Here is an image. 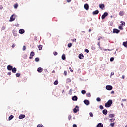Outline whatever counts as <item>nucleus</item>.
<instances>
[{
	"label": "nucleus",
	"mask_w": 127,
	"mask_h": 127,
	"mask_svg": "<svg viewBox=\"0 0 127 127\" xmlns=\"http://www.w3.org/2000/svg\"><path fill=\"white\" fill-rule=\"evenodd\" d=\"M112 104H113V100L111 99L109 100L105 104V108H110L112 106Z\"/></svg>",
	"instance_id": "obj_1"
},
{
	"label": "nucleus",
	"mask_w": 127,
	"mask_h": 127,
	"mask_svg": "<svg viewBox=\"0 0 127 127\" xmlns=\"http://www.w3.org/2000/svg\"><path fill=\"white\" fill-rule=\"evenodd\" d=\"M14 20H15V15H12L10 18L9 21L10 22H12V21H14Z\"/></svg>",
	"instance_id": "obj_2"
},
{
	"label": "nucleus",
	"mask_w": 127,
	"mask_h": 127,
	"mask_svg": "<svg viewBox=\"0 0 127 127\" xmlns=\"http://www.w3.org/2000/svg\"><path fill=\"white\" fill-rule=\"evenodd\" d=\"M106 89L108 91H111V90H113V86H112L111 85H107L106 86Z\"/></svg>",
	"instance_id": "obj_3"
},
{
	"label": "nucleus",
	"mask_w": 127,
	"mask_h": 127,
	"mask_svg": "<svg viewBox=\"0 0 127 127\" xmlns=\"http://www.w3.org/2000/svg\"><path fill=\"white\" fill-rule=\"evenodd\" d=\"M34 55H35L34 52L33 51L31 52L30 57H29V59H32Z\"/></svg>",
	"instance_id": "obj_4"
},
{
	"label": "nucleus",
	"mask_w": 127,
	"mask_h": 127,
	"mask_svg": "<svg viewBox=\"0 0 127 127\" xmlns=\"http://www.w3.org/2000/svg\"><path fill=\"white\" fill-rule=\"evenodd\" d=\"M83 103L86 105V106H89V105H90V101L87 99L84 100Z\"/></svg>",
	"instance_id": "obj_5"
},
{
	"label": "nucleus",
	"mask_w": 127,
	"mask_h": 127,
	"mask_svg": "<svg viewBox=\"0 0 127 127\" xmlns=\"http://www.w3.org/2000/svg\"><path fill=\"white\" fill-rule=\"evenodd\" d=\"M79 111V106L78 105H76L75 106V108L73 109V112L74 113H77V112H78Z\"/></svg>",
	"instance_id": "obj_6"
},
{
	"label": "nucleus",
	"mask_w": 127,
	"mask_h": 127,
	"mask_svg": "<svg viewBox=\"0 0 127 127\" xmlns=\"http://www.w3.org/2000/svg\"><path fill=\"white\" fill-rule=\"evenodd\" d=\"M106 16H108V13L105 12L102 16L101 18L102 19H105L106 18Z\"/></svg>",
	"instance_id": "obj_7"
},
{
	"label": "nucleus",
	"mask_w": 127,
	"mask_h": 127,
	"mask_svg": "<svg viewBox=\"0 0 127 127\" xmlns=\"http://www.w3.org/2000/svg\"><path fill=\"white\" fill-rule=\"evenodd\" d=\"M13 67L12 66L9 65L7 66V70H8V71H12V69H13Z\"/></svg>",
	"instance_id": "obj_8"
},
{
	"label": "nucleus",
	"mask_w": 127,
	"mask_h": 127,
	"mask_svg": "<svg viewBox=\"0 0 127 127\" xmlns=\"http://www.w3.org/2000/svg\"><path fill=\"white\" fill-rule=\"evenodd\" d=\"M24 32H25V31L23 29H20L19 30V33H20V34H23V33H24Z\"/></svg>",
	"instance_id": "obj_9"
},
{
	"label": "nucleus",
	"mask_w": 127,
	"mask_h": 127,
	"mask_svg": "<svg viewBox=\"0 0 127 127\" xmlns=\"http://www.w3.org/2000/svg\"><path fill=\"white\" fill-rule=\"evenodd\" d=\"M113 33H116L118 34L120 32V30L118 29H114L113 31Z\"/></svg>",
	"instance_id": "obj_10"
},
{
	"label": "nucleus",
	"mask_w": 127,
	"mask_h": 127,
	"mask_svg": "<svg viewBox=\"0 0 127 127\" xmlns=\"http://www.w3.org/2000/svg\"><path fill=\"white\" fill-rule=\"evenodd\" d=\"M37 71V72H38V73H42V71H43V69H42V68L41 67H39L38 68Z\"/></svg>",
	"instance_id": "obj_11"
},
{
	"label": "nucleus",
	"mask_w": 127,
	"mask_h": 127,
	"mask_svg": "<svg viewBox=\"0 0 127 127\" xmlns=\"http://www.w3.org/2000/svg\"><path fill=\"white\" fill-rule=\"evenodd\" d=\"M84 7L86 10H89V4H84Z\"/></svg>",
	"instance_id": "obj_12"
},
{
	"label": "nucleus",
	"mask_w": 127,
	"mask_h": 127,
	"mask_svg": "<svg viewBox=\"0 0 127 127\" xmlns=\"http://www.w3.org/2000/svg\"><path fill=\"white\" fill-rule=\"evenodd\" d=\"M24 118H25V115L21 114L19 116V119H20V120H21L22 119H24Z\"/></svg>",
	"instance_id": "obj_13"
},
{
	"label": "nucleus",
	"mask_w": 127,
	"mask_h": 127,
	"mask_svg": "<svg viewBox=\"0 0 127 127\" xmlns=\"http://www.w3.org/2000/svg\"><path fill=\"white\" fill-rule=\"evenodd\" d=\"M97 127H104V125H103V123H99L97 124L96 126Z\"/></svg>",
	"instance_id": "obj_14"
},
{
	"label": "nucleus",
	"mask_w": 127,
	"mask_h": 127,
	"mask_svg": "<svg viewBox=\"0 0 127 127\" xmlns=\"http://www.w3.org/2000/svg\"><path fill=\"white\" fill-rule=\"evenodd\" d=\"M102 113H103V115H105V116H106L107 115V114H108V110H107L106 109H104L102 111Z\"/></svg>",
	"instance_id": "obj_15"
},
{
	"label": "nucleus",
	"mask_w": 127,
	"mask_h": 127,
	"mask_svg": "<svg viewBox=\"0 0 127 127\" xmlns=\"http://www.w3.org/2000/svg\"><path fill=\"white\" fill-rule=\"evenodd\" d=\"M72 100L73 101H78V97H77V96H76V95L73 96Z\"/></svg>",
	"instance_id": "obj_16"
},
{
	"label": "nucleus",
	"mask_w": 127,
	"mask_h": 127,
	"mask_svg": "<svg viewBox=\"0 0 127 127\" xmlns=\"http://www.w3.org/2000/svg\"><path fill=\"white\" fill-rule=\"evenodd\" d=\"M92 14H93V15H96L97 14H99V10H96L93 11Z\"/></svg>",
	"instance_id": "obj_17"
},
{
	"label": "nucleus",
	"mask_w": 127,
	"mask_h": 127,
	"mask_svg": "<svg viewBox=\"0 0 127 127\" xmlns=\"http://www.w3.org/2000/svg\"><path fill=\"white\" fill-rule=\"evenodd\" d=\"M79 59H83L84 58V54H80L78 56Z\"/></svg>",
	"instance_id": "obj_18"
},
{
	"label": "nucleus",
	"mask_w": 127,
	"mask_h": 127,
	"mask_svg": "<svg viewBox=\"0 0 127 127\" xmlns=\"http://www.w3.org/2000/svg\"><path fill=\"white\" fill-rule=\"evenodd\" d=\"M104 7H105V5H104V4H99V8L101 9H104Z\"/></svg>",
	"instance_id": "obj_19"
},
{
	"label": "nucleus",
	"mask_w": 127,
	"mask_h": 127,
	"mask_svg": "<svg viewBox=\"0 0 127 127\" xmlns=\"http://www.w3.org/2000/svg\"><path fill=\"white\" fill-rule=\"evenodd\" d=\"M62 59L63 60H65V59H66V56L64 54H63L62 55Z\"/></svg>",
	"instance_id": "obj_20"
},
{
	"label": "nucleus",
	"mask_w": 127,
	"mask_h": 127,
	"mask_svg": "<svg viewBox=\"0 0 127 127\" xmlns=\"http://www.w3.org/2000/svg\"><path fill=\"white\" fill-rule=\"evenodd\" d=\"M16 71H17V69H16V68H15V67H14L12 69V73H16Z\"/></svg>",
	"instance_id": "obj_21"
},
{
	"label": "nucleus",
	"mask_w": 127,
	"mask_h": 127,
	"mask_svg": "<svg viewBox=\"0 0 127 127\" xmlns=\"http://www.w3.org/2000/svg\"><path fill=\"white\" fill-rule=\"evenodd\" d=\"M123 45L125 47H126V48H127V42H124L123 43Z\"/></svg>",
	"instance_id": "obj_22"
},
{
	"label": "nucleus",
	"mask_w": 127,
	"mask_h": 127,
	"mask_svg": "<svg viewBox=\"0 0 127 127\" xmlns=\"http://www.w3.org/2000/svg\"><path fill=\"white\" fill-rule=\"evenodd\" d=\"M119 15H120V16H123L124 15V11H120L119 12Z\"/></svg>",
	"instance_id": "obj_23"
},
{
	"label": "nucleus",
	"mask_w": 127,
	"mask_h": 127,
	"mask_svg": "<svg viewBox=\"0 0 127 127\" xmlns=\"http://www.w3.org/2000/svg\"><path fill=\"white\" fill-rule=\"evenodd\" d=\"M14 118L13 115H11L9 117L8 120L9 121H11V120H12Z\"/></svg>",
	"instance_id": "obj_24"
},
{
	"label": "nucleus",
	"mask_w": 127,
	"mask_h": 127,
	"mask_svg": "<svg viewBox=\"0 0 127 127\" xmlns=\"http://www.w3.org/2000/svg\"><path fill=\"white\" fill-rule=\"evenodd\" d=\"M72 93H73V89H71L69 90L68 94H69V95H72Z\"/></svg>",
	"instance_id": "obj_25"
},
{
	"label": "nucleus",
	"mask_w": 127,
	"mask_h": 127,
	"mask_svg": "<svg viewBox=\"0 0 127 127\" xmlns=\"http://www.w3.org/2000/svg\"><path fill=\"white\" fill-rule=\"evenodd\" d=\"M38 48H39V50H42V45H39L38 46Z\"/></svg>",
	"instance_id": "obj_26"
},
{
	"label": "nucleus",
	"mask_w": 127,
	"mask_h": 127,
	"mask_svg": "<svg viewBox=\"0 0 127 127\" xmlns=\"http://www.w3.org/2000/svg\"><path fill=\"white\" fill-rule=\"evenodd\" d=\"M110 118H114L115 117V114H110L109 115Z\"/></svg>",
	"instance_id": "obj_27"
},
{
	"label": "nucleus",
	"mask_w": 127,
	"mask_h": 127,
	"mask_svg": "<svg viewBox=\"0 0 127 127\" xmlns=\"http://www.w3.org/2000/svg\"><path fill=\"white\" fill-rule=\"evenodd\" d=\"M66 83H71V79L70 78H67L66 79Z\"/></svg>",
	"instance_id": "obj_28"
},
{
	"label": "nucleus",
	"mask_w": 127,
	"mask_h": 127,
	"mask_svg": "<svg viewBox=\"0 0 127 127\" xmlns=\"http://www.w3.org/2000/svg\"><path fill=\"white\" fill-rule=\"evenodd\" d=\"M35 61H36V62H38V61H39V58L37 57L35 59Z\"/></svg>",
	"instance_id": "obj_29"
},
{
	"label": "nucleus",
	"mask_w": 127,
	"mask_h": 127,
	"mask_svg": "<svg viewBox=\"0 0 127 127\" xmlns=\"http://www.w3.org/2000/svg\"><path fill=\"white\" fill-rule=\"evenodd\" d=\"M81 93L83 94V95H85V94H86V90H82Z\"/></svg>",
	"instance_id": "obj_30"
},
{
	"label": "nucleus",
	"mask_w": 127,
	"mask_h": 127,
	"mask_svg": "<svg viewBox=\"0 0 127 127\" xmlns=\"http://www.w3.org/2000/svg\"><path fill=\"white\" fill-rule=\"evenodd\" d=\"M96 101L97 102H101V98H100V97H97L96 98Z\"/></svg>",
	"instance_id": "obj_31"
},
{
	"label": "nucleus",
	"mask_w": 127,
	"mask_h": 127,
	"mask_svg": "<svg viewBox=\"0 0 127 127\" xmlns=\"http://www.w3.org/2000/svg\"><path fill=\"white\" fill-rule=\"evenodd\" d=\"M58 81L56 80L54 82V85H58Z\"/></svg>",
	"instance_id": "obj_32"
},
{
	"label": "nucleus",
	"mask_w": 127,
	"mask_h": 127,
	"mask_svg": "<svg viewBox=\"0 0 127 127\" xmlns=\"http://www.w3.org/2000/svg\"><path fill=\"white\" fill-rule=\"evenodd\" d=\"M86 96L87 97H88L89 98H90L91 97V93H86Z\"/></svg>",
	"instance_id": "obj_33"
},
{
	"label": "nucleus",
	"mask_w": 127,
	"mask_h": 127,
	"mask_svg": "<svg viewBox=\"0 0 127 127\" xmlns=\"http://www.w3.org/2000/svg\"><path fill=\"white\" fill-rule=\"evenodd\" d=\"M68 47H69V48H70V47H72V43H68Z\"/></svg>",
	"instance_id": "obj_34"
},
{
	"label": "nucleus",
	"mask_w": 127,
	"mask_h": 127,
	"mask_svg": "<svg viewBox=\"0 0 127 127\" xmlns=\"http://www.w3.org/2000/svg\"><path fill=\"white\" fill-rule=\"evenodd\" d=\"M110 121L111 123H113V122L115 121V119H114V118L110 119Z\"/></svg>",
	"instance_id": "obj_35"
},
{
	"label": "nucleus",
	"mask_w": 127,
	"mask_h": 127,
	"mask_svg": "<svg viewBox=\"0 0 127 127\" xmlns=\"http://www.w3.org/2000/svg\"><path fill=\"white\" fill-rule=\"evenodd\" d=\"M14 7L15 9L17 8V7H18V4H15L14 6Z\"/></svg>",
	"instance_id": "obj_36"
},
{
	"label": "nucleus",
	"mask_w": 127,
	"mask_h": 127,
	"mask_svg": "<svg viewBox=\"0 0 127 127\" xmlns=\"http://www.w3.org/2000/svg\"><path fill=\"white\" fill-rule=\"evenodd\" d=\"M110 126H111V127H113L115 126V123H110Z\"/></svg>",
	"instance_id": "obj_37"
},
{
	"label": "nucleus",
	"mask_w": 127,
	"mask_h": 127,
	"mask_svg": "<svg viewBox=\"0 0 127 127\" xmlns=\"http://www.w3.org/2000/svg\"><path fill=\"white\" fill-rule=\"evenodd\" d=\"M99 108H100V110L104 109V107L102 105H100Z\"/></svg>",
	"instance_id": "obj_38"
},
{
	"label": "nucleus",
	"mask_w": 127,
	"mask_h": 127,
	"mask_svg": "<svg viewBox=\"0 0 127 127\" xmlns=\"http://www.w3.org/2000/svg\"><path fill=\"white\" fill-rule=\"evenodd\" d=\"M110 61H111V62H112V61H114V57L110 58Z\"/></svg>",
	"instance_id": "obj_39"
},
{
	"label": "nucleus",
	"mask_w": 127,
	"mask_h": 127,
	"mask_svg": "<svg viewBox=\"0 0 127 127\" xmlns=\"http://www.w3.org/2000/svg\"><path fill=\"white\" fill-rule=\"evenodd\" d=\"M118 28L119 29H120V30H123V27H122V26H119Z\"/></svg>",
	"instance_id": "obj_40"
},
{
	"label": "nucleus",
	"mask_w": 127,
	"mask_h": 127,
	"mask_svg": "<svg viewBox=\"0 0 127 127\" xmlns=\"http://www.w3.org/2000/svg\"><path fill=\"white\" fill-rule=\"evenodd\" d=\"M23 51H24L25 50H26V47L25 46H23Z\"/></svg>",
	"instance_id": "obj_41"
},
{
	"label": "nucleus",
	"mask_w": 127,
	"mask_h": 127,
	"mask_svg": "<svg viewBox=\"0 0 127 127\" xmlns=\"http://www.w3.org/2000/svg\"><path fill=\"white\" fill-rule=\"evenodd\" d=\"M16 77H20V73H16Z\"/></svg>",
	"instance_id": "obj_42"
},
{
	"label": "nucleus",
	"mask_w": 127,
	"mask_h": 127,
	"mask_svg": "<svg viewBox=\"0 0 127 127\" xmlns=\"http://www.w3.org/2000/svg\"><path fill=\"white\" fill-rule=\"evenodd\" d=\"M5 28H6L5 26H3L2 27L1 29H2V30H4L5 29Z\"/></svg>",
	"instance_id": "obj_43"
},
{
	"label": "nucleus",
	"mask_w": 127,
	"mask_h": 127,
	"mask_svg": "<svg viewBox=\"0 0 127 127\" xmlns=\"http://www.w3.org/2000/svg\"><path fill=\"white\" fill-rule=\"evenodd\" d=\"M89 115H90V117H93L94 116V115H93V113L92 112H90L89 113Z\"/></svg>",
	"instance_id": "obj_44"
},
{
	"label": "nucleus",
	"mask_w": 127,
	"mask_h": 127,
	"mask_svg": "<svg viewBox=\"0 0 127 127\" xmlns=\"http://www.w3.org/2000/svg\"><path fill=\"white\" fill-rule=\"evenodd\" d=\"M53 54H54V55L56 56V55H57V54H58V53H57V52H54Z\"/></svg>",
	"instance_id": "obj_45"
},
{
	"label": "nucleus",
	"mask_w": 127,
	"mask_h": 127,
	"mask_svg": "<svg viewBox=\"0 0 127 127\" xmlns=\"http://www.w3.org/2000/svg\"><path fill=\"white\" fill-rule=\"evenodd\" d=\"M121 25H124V26H125V22L121 21Z\"/></svg>",
	"instance_id": "obj_46"
},
{
	"label": "nucleus",
	"mask_w": 127,
	"mask_h": 127,
	"mask_svg": "<svg viewBox=\"0 0 127 127\" xmlns=\"http://www.w3.org/2000/svg\"><path fill=\"white\" fill-rule=\"evenodd\" d=\"M85 52H86V53H89V50H88V49H85Z\"/></svg>",
	"instance_id": "obj_47"
},
{
	"label": "nucleus",
	"mask_w": 127,
	"mask_h": 127,
	"mask_svg": "<svg viewBox=\"0 0 127 127\" xmlns=\"http://www.w3.org/2000/svg\"><path fill=\"white\" fill-rule=\"evenodd\" d=\"M43 127V126L42 125H40L39 124L38 126H37V127Z\"/></svg>",
	"instance_id": "obj_48"
},
{
	"label": "nucleus",
	"mask_w": 127,
	"mask_h": 127,
	"mask_svg": "<svg viewBox=\"0 0 127 127\" xmlns=\"http://www.w3.org/2000/svg\"><path fill=\"white\" fill-rule=\"evenodd\" d=\"M69 70H70V72H73V70H72V68L69 67Z\"/></svg>",
	"instance_id": "obj_49"
},
{
	"label": "nucleus",
	"mask_w": 127,
	"mask_h": 127,
	"mask_svg": "<svg viewBox=\"0 0 127 127\" xmlns=\"http://www.w3.org/2000/svg\"><path fill=\"white\" fill-rule=\"evenodd\" d=\"M64 74L65 76H67V71H64Z\"/></svg>",
	"instance_id": "obj_50"
},
{
	"label": "nucleus",
	"mask_w": 127,
	"mask_h": 127,
	"mask_svg": "<svg viewBox=\"0 0 127 127\" xmlns=\"http://www.w3.org/2000/svg\"><path fill=\"white\" fill-rule=\"evenodd\" d=\"M68 120H71V115H69L68 117Z\"/></svg>",
	"instance_id": "obj_51"
},
{
	"label": "nucleus",
	"mask_w": 127,
	"mask_h": 127,
	"mask_svg": "<svg viewBox=\"0 0 127 127\" xmlns=\"http://www.w3.org/2000/svg\"><path fill=\"white\" fill-rule=\"evenodd\" d=\"M8 75H9V76H10V75H11V72H8Z\"/></svg>",
	"instance_id": "obj_52"
},
{
	"label": "nucleus",
	"mask_w": 127,
	"mask_h": 127,
	"mask_svg": "<svg viewBox=\"0 0 127 127\" xmlns=\"http://www.w3.org/2000/svg\"><path fill=\"white\" fill-rule=\"evenodd\" d=\"M73 127H77V125L76 124H73Z\"/></svg>",
	"instance_id": "obj_53"
},
{
	"label": "nucleus",
	"mask_w": 127,
	"mask_h": 127,
	"mask_svg": "<svg viewBox=\"0 0 127 127\" xmlns=\"http://www.w3.org/2000/svg\"><path fill=\"white\" fill-rule=\"evenodd\" d=\"M97 45H98V46L99 47V48H100V42H98Z\"/></svg>",
	"instance_id": "obj_54"
},
{
	"label": "nucleus",
	"mask_w": 127,
	"mask_h": 127,
	"mask_svg": "<svg viewBox=\"0 0 127 127\" xmlns=\"http://www.w3.org/2000/svg\"><path fill=\"white\" fill-rule=\"evenodd\" d=\"M111 94H115V91H112Z\"/></svg>",
	"instance_id": "obj_55"
},
{
	"label": "nucleus",
	"mask_w": 127,
	"mask_h": 127,
	"mask_svg": "<svg viewBox=\"0 0 127 127\" xmlns=\"http://www.w3.org/2000/svg\"><path fill=\"white\" fill-rule=\"evenodd\" d=\"M111 76H114V72L111 73Z\"/></svg>",
	"instance_id": "obj_56"
},
{
	"label": "nucleus",
	"mask_w": 127,
	"mask_h": 127,
	"mask_svg": "<svg viewBox=\"0 0 127 127\" xmlns=\"http://www.w3.org/2000/svg\"><path fill=\"white\" fill-rule=\"evenodd\" d=\"M12 48H14V47H15V45L14 44L12 45Z\"/></svg>",
	"instance_id": "obj_57"
},
{
	"label": "nucleus",
	"mask_w": 127,
	"mask_h": 127,
	"mask_svg": "<svg viewBox=\"0 0 127 127\" xmlns=\"http://www.w3.org/2000/svg\"><path fill=\"white\" fill-rule=\"evenodd\" d=\"M73 41H74V42H76V41H77V39H74Z\"/></svg>",
	"instance_id": "obj_58"
},
{
	"label": "nucleus",
	"mask_w": 127,
	"mask_h": 127,
	"mask_svg": "<svg viewBox=\"0 0 127 127\" xmlns=\"http://www.w3.org/2000/svg\"><path fill=\"white\" fill-rule=\"evenodd\" d=\"M67 2H71V0H66Z\"/></svg>",
	"instance_id": "obj_59"
},
{
	"label": "nucleus",
	"mask_w": 127,
	"mask_h": 127,
	"mask_svg": "<svg viewBox=\"0 0 127 127\" xmlns=\"http://www.w3.org/2000/svg\"><path fill=\"white\" fill-rule=\"evenodd\" d=\"M122 102H125V101H127V100H126V99H122Z\"/></svg>",
	"instance_id": "obj_60"
},
{
	"label": "nucleus",
	"mask_w": 127,
	"mask_h": 127,
	"mask_svg": "<svg viewBox=\"0 0 127 127\" xmlns=\"http://www.w3.org/2000/svg\"><path fill=\"white\" fill-rule=\"evenodd\" d=\"M34 40H37V37H35Z\"/></svg>",
	"instance_id": "obj_61"
},
{
	"label": "nucleus",
	"mask_w": 127,
	"mask_h": 127,
	"mask_svg": "<svg viewBox=\"0 0 127 127\" xmlns=\"http://www.w3.org/2000/svg\"><path fill=\"white\" fill-rule=\"evenodd\" d=\"M64 92H65V90H63L62 91V94H63V93H64Z\"/></svg>",
	"instance_id": "obj_62"
},
{
	"label": "nucleus",
	"mask_w": 127,
	"mask_h": 127,
	"mask_svg": "<svg viewBox=\"0 0 127 127\" xmlns=\"http://www.w3.org/2000/svg\"><path fill=\"white\" fill-rule=\"evenodd\" d=\"M122 79H125V76L122 75Z\"/></svg>",
	"instance_id": "obj_63"
},
{
	"label": "nucleus",
	"mask_w": 127,
	"mask_h": 127,
	"mask_svg": "<svg viewBox=\"0 0 127 127\" xmlns=\"http://www.w3.org/2000/svg\"><path fill=\"white\" fill-rule=\"evenodd\" d=\"M91 29H89V32H91Z\"/></svg>",
	"instance_id": "obj_64"
}]
</instances>
